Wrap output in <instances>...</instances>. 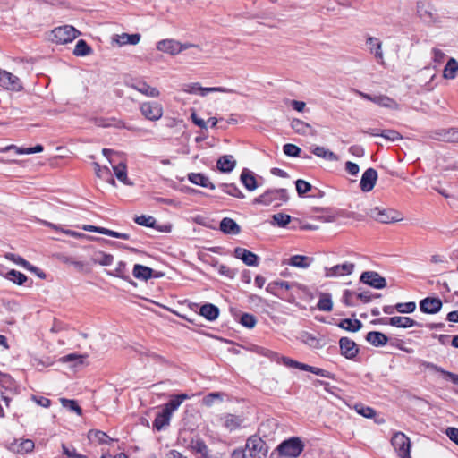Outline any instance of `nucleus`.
Wrapping results in <instances>:
<instances>
[{
	"mask_svg": "<svg viewBox=\"0 0 458 458\" xmlns=\"http://www.w3.org/2000/svg\"><path fill=\"white\" fill-rule=\"evenodd\" d=\"M317 307L322 311H331L333 309V302L330 294L323 293L318 300Z\"/></svg>",
	"mask_w": 458,
	"mask_h": 458,
	"instance_id": "nucleus-49",
	"label": "nucleus"
},
{
	"mask_svg": "<svg viewBox=\"0 0 458 458\" xmlns=\"http://www.w3.org/2000/svg\"><path fill=\"white\" fill-rule=\"evenodd\" d=\"M188 180L196 185L209 188L214 190L216 188L215 184L209 181V179L200 173H190L188 174Z\"/></svg>",
	"mask_w": 458,
	"mask_h": 458,
	"instance_id": "nucleus-24",
	"label": "nucleus"
},
{
	"mask_svg": "<svg viewBox=\"0 0 458 458\" xmlns=\"http://www.w3.org/2000/svg\"><path fill=\"white\" fill-rule=\"evenodd\" d=\"M303 370L311 372L323 377L335 378V375L332 374L331 372L322 369L320 368L310 366L308 364H305V367H303Z\"/></svg>",
	"mask_w": 458,
	"mask_h": 458,
	"instance_id": "nucleus-53",
	"label": "nucleus"
},
{
	"mask_svg": "<svg viewBox=\"0 0 458 458\" xmlns=\"http://www.w3.org/2000/svg\"><path fill=\"white\" fill-rule=\"evenodd\" d=\"M87 358V354L70 353L62 357L60 360L64 363L71 362L72 363V366L76 368L79 365H84L86 363Z\"/></svg>",
	"mask_w": 458,
	"mask_h": 458,
	"instance_id": "nucleus-37",
	"label": "nucleus"
},
{
	"mask_svg": "<svg viewBox=\"0 0 458 458\" xmlns=\"http://www.w3.org/2000/svg\"><path fill=\"white\" fill-rule=\"evenodd\" d=\"M304 445L299 437H291L282 442L277 450L282 456L289 458L298 457L303 451Z\"/></svg>",
	"mask_w": 458,
	"mask_h": 458,
	"instance_id": "nucleus-4",
	"label": "nucleus"
},
{
	"mask_svg": "<svg viewBox=\"0 0 458 458\" xmlns=\"http://www.w3.org/2000/svg\"><path fill=\"white\" fill-rule=\"evenodd\" d=\"M140 110L141 114L149 121H157L163 115V107L162 106L154 101L143 102Z\"/></svg>",
	"mask_w": 458,
	"mask_h": 458,
	"instance_id": "nucleus-7",
	"label": "nucleus"
},
{
	"mask_svg": "<svg viewBox=\"0 0 458 458\" xmlns=\"http://www.w3.org/2000/svg\"><path fill=\"white\" fill-rule=\"evenodd\" d=\"M353 409L356 411V412L365 418L371 419L376 416L377 412L376 411L369 407L366 406L361 403H356L353 406Z\"/></svg>",
	"mask_w": 458,
	"mask_h": 458,
	"instance_id": "nucleus-45",
	"label": "nucleus"
},
{
	"mask_svg": "<svg viewBox=\"0 0 458 458\" xmlns=\"http://www.w3.org/2000/svg\"><path fill=\"white\" fill-rule=\"evenodd\" d=\"M417 13L425 22L434 21L437 18L435 9L432 7L428 0H418Z\"/></svg>",
	"mask_w": 458,
	"mask_h": 458,
	"instance_id": "nucleus-11",
	"label": "nucleus"
},
{
	"mask_svg": "<svg viewBox=\"0 0 458 458\" xmlns=\"http://www.w3.org/2000/svg\"><path fill=\"white\" fill-rule=\"evenodd\" d=\"M291 128L300 135H316L317 131L311 127L310 124L300 120L293 119L291 122Z\"/></svg>",
	"mask_w": 458,
	"mask_h": 458,
	"instance_id": "nucleus-21",
	"label": "nucleus"
},
{
	"mask_svg": "<svg viewBox=\"0 0 458 458\" xmlns=\"http://www.w3.org/2000/svg\"><path fill=\"white\" fill-rule=\"evenodd\" d=\"M380 137L390 141H396L403 139L402 135L394 130H382L380 131Z\"/></svg>",
	"mask_w": 458,
	"mask_h": 458,
	"instance_id": "nucleus-60",
	"label": "nucleus"
},
{
	"mask_svg": "<svg viewBox=\"0 0 458 458\" xmlns=\"http://www.w3.org/2000/svg\"><path fill=\"white\" fill-rule=\"evenodd\" d=\"M240 323L247 328H252L255 327L257 319L251 314L242 313L240 317Z\"/></svg>",
	"mask_w": 458,
	"mask_h": 458,
	"instance_id": "nucleus-57",
	"label": "nucleus"
},
{
	"mask_svg": "<svg viewBox=\"0 0 458 458\" xmlns=\"http://www.w3.org/2000/svg\"><path fill=\"white\" fill-rule=\"evenodd\" d=\"M386 324L396 327L407 328L418 325V322L408 317L385 318Z\"/></svg>",
	"mask_w": 458,
	"mask_h": 458,
	"instance_id": "nucleus-23",
	"label": "nucleus"
},
{
	"mask_svg": "<svg viewBox=\"0 0 458 458\" xmlns=\"http://www.w3.org/2000/svg\"><path fill=\"white\" fill-rule=\"evenodd\" d=\"M311 259L303 255H294L290 258L288 264L293 267L307 268L310 267Z\"/></svg>",
	"mask_w": 458,
	"mask_h": 458,
	"instance_id": "nucleus-39",
	"label": "nucleus"
},
{
	"mask_svg": "<svg viewBox=\"0 0 458 458\" xmlns=\"http://www.w3.org/2000/svg\"><path fill=\"white\" fill-rule=\"evenodd\" d=\"M91 52H92V49L87 44V42L83 39H80L77 41L72 53L76 56H86V55H89Z\"/></svg>",
	"mask_w": 458,
	"mask_h": 458,
	"instance_id": "nucleus-42",
	"label": "nucleus"
},
{
	"mask_svg": "<svg viewBox=\"0 0 458 458\" xmlns=\"http://www.w3.org/2000/svg\"><path fill=\"white\" fill-rule=\"evenodd\" d=\"M431 138L437 140L458 143V128L437 130L433 132Z\"/></svg>",
	"mask_w": 458,
	"mask_h": 458,
	"instance_id": "nucleus-15",
	"label": "nucleus"
},
{
	"mask_svg": "<svg viewBox=\"0 0 458 458\" xmlns=\"http://www.w3.org/2000/svg\"><path fill=\"white\" fill-rule=\"evenodd\" d=\"M360 280L376 289H383L386 285V279L381 276L377 272L375 271H366L363 272L360 276Z\"/></svg>",
	"mask_w": 458,
	"mask_h": 458,
	"instance_id": "nucleus-10",
	"label": "nucleus"
},
{
	"mask_svg": "<svg viewBox=\"0 0 458 458\" xmlns=\"http://www.w3.org/2000/svg\"><path fill=\"white\" fill-rule=\"evenodd\" d=\"M458 73V62L451 57L443 71V77L445 79L453 80L457 76Z\"/></svg>",
	"mask_w": 458,
	"mask_h": 458,
	"instance_id": "nucleus-34",
	"label": "nucleus"
},
{
	"mask_svg": "<svg viewBox=\"0 0 458 458\" xmlns=\"http://www.w3.org/2000/svg\"><path fill=\"white\" fill-rule=\"evenodd\" d=\"M189 396L186 394H181L174 395L171 400L165 403L163 407L165 411H168L169 414H173V412L178 409V407L182 404L184 400H187Z\"/></svg>",
	"mask_w": 458,
	"mask_h": 458,
	"instance_id": "nucleus-30",
	"label": "nucleus"
},
{
	"mask_svg": "<svg viewBox=\"0 0 458 458\" xmlns=\"http://www.w3.org/2000/svg\"><path fill=\"white\" fill-rule=\"evenodd\" d=\"M223 420L225 428L229 431H233L239 428L243 422V419L241 416L233 414H225L223 417Z\"/></svg>",
	"mask_w": 458,
	"mask_h": 458,
	"instance_id": "nucleus-28",
	"label": "nucleus"
},
{
	"mask_svg": "<svg viewBox=\"0 0 458 458\" xmlns=\"http://www.w3.org/2000/svg\"><path fill=\"white\" fill-rule=\"evenodd\" d=\"M5 277L8 280L17 284L18 285H22L28 279L23 273L16 271L14 269H12L9 272H7Z\"/></svg>",
	"mask_w": 458,
	"mask_h": 458,
	"instance_id": "nucleus-48",
	"label": "nucleus"
},
{
	"mask_svg": "<svg viewBox=\"0 0 458 458\" xmlns=\"http://www.w3.org/2000/svg\"><path fill=\"white\" fill-rule=\"evenodd\" d=\"M291 288L292 284L286 281H273L267 285L266 291L273 295L279 296L280 290L284 289L288 291Z\"/></svg>",
	"mask_w": 458,
	"mask_h": 458,
	"instance_id": "nucleus-29",
	"label": "nucleus"
},
{
	"mask_svg": "<svg viewBox=\"0 0 458 458\" xmlns=\"http://www.w3.org/2000/svg\"><path fill=\"white\" fill-rule=\"evenodd\" d=\"M296 191L300 196L304 195L311 190V184L304 180L298 179L295 182Z\"/></svg>",
	"mask_w": 458,
	"mask_h": 458,
	"instance_id": "nucleus-62",
	"label": "nucleus"
},
{
	"mask_svg": "<svg viewBox=\"0 0 458 458\" xmlns=\"http://www.w3.org/2000/svg\"><path fill=\"white\" fill-rule=\"evenodd\" d=\"M113 170L116 178L125 185H132V182L129 180L127 176V169L126 165L123 162L119 163L118 165H113Z\"/></svg>",
	"mask_w": 458,
	"mask_h": 458,
	"instance_id": "nucleus-33",
	"label": "nucleus"
},
{
	"mask_svg": "<svg viewBox=\"0 0 458 458\" xmlns=\"http://www.w3.org/2000/svg\"><path fill=\"white\" fill-rule=\"evenodd\" d=\"M97 176L100 179L106 181L107 182H109L110 184H112L114 186H115V184H116L114 179L112 176V173H111L110 169L106 165H104L102 167L101 171L99 172V174Z\"/></svg>",
	"mask_w": 458,
	"mask_h": 458,
	"instance_id": "nucleus-63",
	"label": "nucleus"
},
{
	"mask_svg": "<svg viewBox=\"0 0 458 458\" xmlns=\"http://www.w3.org/2000/svg\"><path fill=\"white\" fill-rule=\"evenodd\" d=\"M108 275L120 277L123 280H130V276L126 269V263L123 261L118 262L115 269L114 271L108 272Z\"/></svg>",
	"mask_w": 458,
	"mask_h": 458,
	"instance_id": "nucleus-47",
	"label": "nucleus"
},
{
	"mask_svg": "<svg viewBox=\"0 0 458 458\" xmlns=\"http://www.w3.org/2000/svg\"><path fill=\"white\" fill-rule=\"evenodd\" d=\"M365 339L370 344H387L388 342V337L385 334L377 331L369 332Z\"/></svg>",
	"mask_w": 458,
	"mask_h": 458,
	"instance_id": "nucleus-43",
	"label": "nucleus"
},
{
	"mask_svg": "<svg viewBox=\"0 0 458 458\" xmlns=\"http://www.w3.org/2000/svg\"><path fill=\"white\" fill-rule=\"evenodd\" d=\"M88 438L91 442L98 444H107L112 439L103 431L100 430H89L88 433Z\"/></svg>",
	"mask_w": 458,
	"mask_h": 458,
	"instance_id": "nucleus-40",
	"label": "nucleus"
},
{
	"mask_svg": "<svg viewBox=\"0 0 458 458\" xmlns=\"http://www.w3.org/2000/svg\"><path fill=\"white\" fill-rule=\"evenodd\" d=\"M140 34L123 33L120 36L119 43L121 45H125V44L136 45L140 42Z\"/></svg>",
	"mask_w": 458,
	"mask_h": 458,
	"instance_id": "nucleus-55",
	"label": "nucleus"
},
{
	"mask_svg": "<svg viewBox=\"0 0 458 458\" xmlns=\"http://www.w3.org/2000/svg\"><path fill=\"white\" fill-rule=\"evenodd\" d=\"M372 102L386 108L396 110L399 108L398 104L391 98L385 96V95H379V96H374Z\"/></svg>",
	"mask_w": 458,
	"mask_h": 458,
	"instance_id": "nucleus-36",
	"label": "nucleus"
},
{
	"mask_svg": "<svg viewBox=\"0 0 458 458\" xmlns=\"http://www.w3.org/2000/svg\"><path fill=\"white\" fill-rule=\"evenodd\" d=\"M6 258L8 259H10V260H13L17 265H20V266L23 267L27 270H30V271H36V270H38V267L32 266L30 262H28L26 259H24L21 256H17L15 254L9 253V254L6 255Z\"/></svg>",
	"mask_w": 458,
	"mask_h": 458,
	"instance_id": "nucleus-46",
	"label": "nucleus"
},
{
	"mask_svg": "<svg viewBox=\"0 0 458 458\" xmlns=\"http://www.w3.org/2000/svg\"><path fill=\"white\" fill-rule=\"evenodd\" d=\"M361 322L358 319L345 318L340 322V327L348 331H358L361 327Z\"/></svg>",
	"mask_w": 458,
	"mask_h": 458,
	"instance_id": "nucleus-50",
	"label": "nucleus"
},
{
	"mask_svg": "<svg viewBox=\"0 0 458 458\" xmlns=\"http://www.w3.org/2000/svg\"><path fill=\"white\" fill-rule=\"evenodd\" d=\"M82 229L86 232L98 233L111 236L114 238H119V239H123V240L130 239V235L127 233H118V232L107 229V228L95 226V225H85L82 226Z\"/></svg>",
	"mask_w": 458,
	"mask_h": 458,
	"instance_id": "nucleus-19",
	"label": "nucleus"
},
{
	"mask_svg": "<svg viewBox=\"0 0 458 458\" xmlns=\"http://www.w3.org/2000/svg\"><path fill=\"white\" fill-rule=\"evenodd\" d=\"M233 256L241 259L247 266L257 267L259 265V258L258 255L247 249L236 247L233 250Z\"/></svg>",
	"mask_w": 458,
	"mask_h": 458,
	"instance_id": "nucleus-12",
	"label": "nucleus"
},
{
	"mask_svg": "<svg viewBox=\"0 0 458 458\" xmlns=\"http://www.w3.org/2000/svg\"><path fill=\"white\" fill-rule=\"evenodd\" d=\"M191 447L196 453L200 454L204 458H208V448L204 441L200 439L192 441Z\"/></svg>",
	"mask_w": 458,
	"mask_h": 458,
	"instance_id": "nucleus-52",
	"label": "nucleus"
},
{
	"mask_svg": "<svg viewBox=\"0 0 458 458\" xmlns=\"http://www.w3.org/2000/svg\"><path fill=\"white\" fill-rule=\"evenodd\" d=\"M0 87L12 91H21L23 89L21 80L4 70H3L1 74Z\"/></svg>",
	"mask_w": 458,
	"mask_h": 458,
	"instance_id": "nucleus-9",
	"label": "nucleus"
},
{
	"mask_svg": "<svg viewBox=\"0 0 458 458\" xmlns=\"http://www.w3.org/2000/svg\"><path fill=\"white\" fill-rule=\"evenodd\" d=\"M288 200L289 195L286 189H268L264 193L255 198L253 204L280 207Z\"/></svg>",
	"mask_w": 458,
	"mask_h": 458,
	"instance_id": "nucleus-1",
	"label": "nucleus"
},
{
	"mask_svg": "<svg viewBox=\"0 0 458 458\" xmlns=\"http://www.w3.org/2000/svg\"><path fill=\"white\" fill-rule=\"evenodd\" d=\"M355 265L351 262H345L341 265H335L330 268L326 267V277H337L351 275L353 272Z\"/></svg>",
	"mask_w": 458,
	"mask_h": 458,
	"instance_id": "nucleus-13",
	"label": "nucleus"
},
{
	"mask_svg": "<svg viewBox=\"0 0 458 458\" xmlns=\"http://www.w3.org/2000/svg\"><path fill=\"white\" fill-rule=\"evenodd\" d=\"M391 444L400 458L411 457V440L403 432H395L392 438Z\"/></svg>",
	"mask_w": 458,
	"mask_h": 458,
	"instance_id": "nucleus-5",
	"label": "nucleus"
},
{
	"mask_svg": "<svg viewBox=\"0 0 458 458\" xmlns=\"http://www.w3.org/2000/svg\"><path fill=\"white\" fill-rule=\"evenodd\" d=\"M60 402L64 408H67L68 410L76 412L78 415L81 414L82 411L74 400L61 398Z\"/></svg>",
	"mask_w": 458,
	"mask_h": 458,
	"instance_id": "nucleus-58",
	"label": "nucleus"
},
{
	"mask_svg": "<svg viewBox=\"0 0 458 458\" xmlns=\"http://www.w3.org/2000/svg\"><path fill=\"white\" fill-rule=\"evenodd\" d=\"M219 228L225 234L237 235L241 232L240 225L229 217H225L221 220Z\"/></svg>",
	"mask_w": 458,
	"mask_h": 458,
	"instance_id": "nucleus-22",
	"label": "nucleus"
},
{
	"mask_svg": "<svg viewBox=\"0 0 458 458\" xmlns=\"http://www.w3.org/2000/svg\"><path fill=\"white\" fill-rule=\"evenodd\" d=\"M80 34V31L71 25L60 26L52 30L53 41L57 44H67L72 42Z\"/></svg>",
	"mask_w": 458,
	"mask_h": 458,
	"instance_id": "nucleus-6",
	"label": "nucleus"
},
{
	"mask_svg": "<svg viewBox=\"0 0 458 458\" xmlns=\"http://www.w3.org/2000/svg\"><path fill=\"white\" fill-rule=\"evenodd\" d=\"M172 415L169 414L168 411L162 410L161 412H158L154 420L153 426L157 428V430H161L165 427L169 425Z\"/></svg>",
	"mask_w": 458,
	"mask_h": 458,
	"instance_id": "nucleus-32",
	"label": "nucleus"
},
{
	"mask_svg": "<svg viewBox=\"0 0 458 458\" xmlns=\"http://www.w3.org/2000/svg\"><path fill=\"white\" fill-rule=\"evenodd\" d=\"M366 45L371 54L374 55L375 58L378 63L384 64V54L382 51L381 41L374 37H368L366 39Z\"/></svg>",
	"mask_w": 458,
	"mask_h": 458,
	"instance_id": "nucleus-20",
	"label": "nucleus"
},
{
	"mask_svg": "<svg viewBox=\"0 0 458 458\" xmlns=\"http://www.w3.org/2000/svg\"><path fill=\"white\" fill-rule=\"evenodd\" d=\"M222 191L233 197L238 199H244L245 195L240 191V189L233 183H222L219 185Z\"/></svg>",
	"mask_w": 458,
	"mask_h": 458,
	"instance_id": "nucleus-41",
	"label": "nucleus"
},
{
	"mask_svg": "<svg viewBox=\"0 0 458 458\" xmlns=\"http://www.w3.org/2000/svg\"><path fill=\"white\" fill-rule=\"evenodd\" d=\"M240 180L244 187L250 191H252L258 188V183L254 174L248 169L242 170L240 175Z\"/></svg>",
	"mask_w": 458,
	"mask_h": 458,
	"instance_id": "nucleus-25",
	"label": "nucleus"
},
{
	"mask_svg": "<svg viewBox=\"0 0 458 458\" xmlns=\"http://www.w3.org/2000/svg\"><path fill=\"white\" fill-rule=\"evenodd\" d=\"M132 275L139 280L147 281L152 278L153 269L143 265L136 264L133 267Z\"/></svg>",
	"mask_w": 458,
	"mask_h": 458,
	"instance_id": "nucleus-27",
	"label": "nucleus"
},
{
	"mask_svg": "<svg viewBox=\"0 0 458 458\" xmlns=\"http://www.w3.org/2000/svg\"><path fill=\"white\" fill-rule=\"evenodd\" d=\"M371 218L384 224H389L403 220V216L397 210L392 208H374L367 212Z\"/></svg>",
	"mask_w": 458,
	"mask_h": 458,
	"instance_id": "nucleus-3",
	"label": "nucleus"
},
{
	"mask_svg": "<svg viewBox=\"0 0 458 458\" xmlns=\"http://www.w3.org/2000/svg\"><path fill=\"white\" fill-rule=\"evenodd\" d=\"M200 315L208 320H215L219 315V309L214 304L207 303L201 306Z\"/></svg>",
	"mask_w": 458,
	"mask_h": 458,
	"instance_id": "nucleus-35",
	"label": "nucleus"
},
{
	"mask_svg": "<svg viewBox=\"0 0 458 458\" xmlns=\"http://www.w3.org/2000/svg\"><path fill=\"white\" fill-rule=\"evenodd\" d=\"M395 309L399 313H411L416 309V303L414 301L397 303Z\"/></svg>",
	"mask_w": 458,
	"mask_h": 458,
	"instance_id": "nucleus-61",
	"label": "nucleus"
},
{
	"mask_svg": "<svg viewBox=\"0 0 458 458\" xmlns=\"http://www.w3.org/2000/svg\"><path fill=\"white\" fill-rule=\"evenodd\" d=\"M129 86L147 97L157 98L160 95L157 88L151 87L145 81H135Z\"/></svg>",
	"mask_w": 458,
	"mask_h": 458,
	"instance_id": "nucleus-18",
	"label": "nucleus"
},
{
	"mask_svg": "<svg viewBox=\"0 0 458 458\" xmlns=\"http://www.w3.org/2000/svg\"><path fill=\"white\" fill-rule=\"evenodd\" d=\"M195 47L191 44H181L180 42L174 40V39H164L157 43V48L159 51L168 53L170 55H177L181 53L182 51L191 47Z\"/></svg>",
	"mask_w": 458,
	"mask_h": 458,
	"instance_id": "nucleus-8",
	"label": "nucleus"
},
{
	"mask_svg": "<svg viewBox=\"0 0 458 458\" xmlns=\"http://www.w3.org/2000/svg\"><path fill=\"white\" fill-rule=\"evenodd\" d=\"M236 165V161L231 155L221 157L216 163L217 169L222 173H230Z\"/></svg>",
	"mask_w": 458,
	"mask_h": 458,
	"instance_id": "nucleus-26",
	"label": "nucleus"
},
{
	"mask_svg": "<svg viewBox=\"0 0 458 458\" xmlns=\"http://www.w3.org/2000/svg\"><path fill=\"white\" fill-rule=\"evenodd\" d=\"M8 149H15L16 153L20 154V155H23V154L30 155V154L42 152L44 148L40 144H38L33 148H18L14 145H11L6 148V150H8Z\"/></svg>",
	"mask_w": 458,
	"mask_h": 458,
	"instance_id": "nucleus-44",
	"label": "nucleus"
},
{
	"mask_svg": "<svg viewBox=\"0 0 458 458\" xmlns=\"http://www.w3.org/2000/svg\"><path fill=\"white\" fill-rule=\"evenodd\" d=\"M341 353L347 359L354 358L358 352V345H339Z\"/></svg>",
	"mask_w": 458,
	"mask_h": 458,
	"instance_id": "nucleus-56",
	"label": "nucleus"
},
{
	"mask_svg": "<svg viewBox=\"0 0 458 458\" xmlns=\"http://www.w3.org/2000/svg\"><path fill=\"white\" fill-rule=\"evenodd\" d=\"M284 153L288 157H297L300 156L301 149L292 143H287L283 147Z\"/></svg>",
	"mask_w": 458,
	"mask_h": 458,
	"instance_id": "nucleus-59",
	"label": "nucleus"
},
{
	"mask_svg": "<svg viewBox=\"0 0 458 458\" xmlns=\"http://www.w3.org/2000/svg\"><path fill=\"white\" fill-rule=\"evenodd\" d=\"M134 222L140 225L153 228L156 224V219L151 216L141 215L135 216Z\"/></svg>",
	"mask_w": 458,
	"mask_h": 458,
	"instance_id": "nucleus-54",
	"label": "nucleus"
},
{
	"mask_svg": "<svg viewBox=\"0 0 458 458\" xmlns=\"http://www.w3.org/2000/svg\"><path fill=\"white\" fill-rule=\"evenodd\" d=\"M377 180V172L374 168H368L362 174L360 186L362 191H370Z\"/></svg>",
	"mask_w": 458,
	"mask_h": 458,
	"instance_id": "nucleus-14",
	"label": "nucleus"
},
{
	"mask_svg": "<svg viewBox=\"0 0 458 458\" xmlns=\"http://www.w3.org/2000/svg\"><path fill=\"white\" fill-rule=\"evenodd\" d=\"M244 450L247 458H267V444L257 435H252L248 437Z\"/></svg>",
	"mask_w": 458,
	"mask_h": 458,
	"instance_id": "nucleus-2",
	"label": "nucleus"
},
{
	"mask_svg": "<svg viewBox=\"0 0 458 458\" xmlns=\"http://www.w3.org/2000/svg\"><path fill=\"white\" fill-rule=\"evenodd\" d=\"M311 153L318 157L324 158L328 161H338L339 160L336 154H335L334 152H332L331 150H329L324 147L315 146L311 148Z\"/></svg>",
	"mask_w": 458,
	"mask_h": 458,
	"instance_id": "nucleus-31",
	"label": "nucleus"
},
{
	"mask_svg": "<svg viewBox=\"0 0 458 458\" xmlns=\"http://www.w3.org/2000/svg\"><path fill=\"white\" fill-rule=\"evenodd\" d=\"M273 224L279 227H285L291 222V216L284 213H276L272 216Z\"/></svg>",
	"mask_w": 458,
	"mask_h": 458,
	"instance_id": "nucleus-51",
	"label": "nucleus"
},
{
	"mask_svg": "<svg viewBox=\"0 0 458 458\" xmlns=\"http://www.w3.org/2000/svg\"><path fill=\"white\" fill-rule=\"evenodd\" d=\"M91 259L93 263L99 264L101 266H109L113 263L114 257L111 254L99 250L94 252Z\"/></svg>",
	"mask_w": 458,
	"mask_h": 458,
	"instance_id": "nucleus-38",
	"label": "nucleus"
},
{
	"mask_svg": "<svg viewBox=\"0 0 458 458\" xmlns=\"http://www.w3.org/2000/svg\"><path fill=\"white\" fill-rule=\"evenodd\" d=\"M442 308V301L439 298L427 297L420 301V309L422 312L435 314Z\"/></svg>",
	"mask_w": 458,
	"mask_h": 458,
	"instance_id": "nucleus-17",
	"label": "nucleus"
},
{
	"mask_svg": "<svg viewBox=\"0 0 458 458\" xmlns=\"http://www.w3.org/2000/svg\"><path fill=\"white\" fill-rule=\"evenodd\" d=\"M216 400L222 401L223 394L221 393H217V392L210 393L203 398L202 402H203L204 405L210 407L214 404Z\"/></svg>",
	"mask_w": 458,
	"mask_h": 458,
	"instance_id": "nucleus-64",
	"label": "nucleus"
},
{
	"mask_svg": "<svg viewBox=\"0 0 458 458\" xmlns=\"http://www.w3.org/2000/svg\"><path fill=\"white\" fill-rule=\"evenodd\" d=\"M35 447L34 442L31 439H19L12 442L8 449L15 454H28L33 451Z\"/></svg>",
	"mask_w": 458,
	"mask_h": 458,
	"instance_id": "nucleus-16",
	"label": "nucleus"
}]
</instances>
